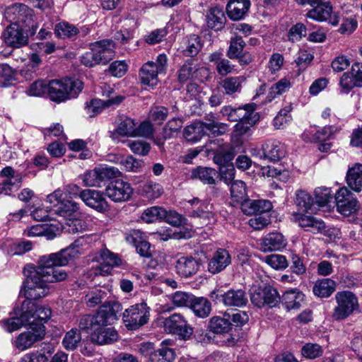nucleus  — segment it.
I'll return each instance as SVG.
<instances>
[{
    "label": "nucleus",
    "instance_id": "obj_3",
    "mask_svg": "<svg viewBox=\"0 0 362 362\" xmlns=\"http://www.w3.org/2000/svg\"><path fill=\"white\" fill-rule=\"evenodd\" d=\"M24 273L26 279L23 283V288L21 291V293L26 298L24 301L35 303L34 300L47 295L49 289L47 283L37 273L35 267L30 265L27 266L25 268Z\"/></svg>",
    "mask_w": 362,
    "mask_h": 362
},
{
    "label": "nucleus",
    "instance_id": "obj_27",
    "mask_svg": "<svg viewBox=\"0 0 362 362\" xmlns=\"http://www.w3.org/2000/svg\"><path fill=\"white\" fill-rule=\"evenodd\" d=\"M287 240L281 233L273 232L267 234L261 239L259 249L263 252L281 251L286 247Z\"/></svg>",
    "mask_w": 362,
    "mask_h": 362
},
{
    "label": "nucleus",
    "instance_id": "obj_5",
    "mask_svg": "<svg viewBox=\"0 0 362 362\" xmlns=\"http://www.w3.org/2000/svg\"><path fill=\"white\" fill-rule=\"evenodd\" d=\"M47 321L36 320L28 326L27 331L19 334L11 341L14 348L25 351L31 348L36 342L42 340L45 336V323Z\"/></svg>",
    "mask_w": 362,
    "mask_h": 362
},
{
    "label": "nucleus",
    "instance_id": "obj_19",
    "mask_svg": "<svg viewBox=\"0 0 362 362\" xmlns=\"http://www.w3.org/2000/svg\"><path fill=\"white\" fill-rule=\"evenodd\" d=\"M105 195V192L101 191L86 189L80 192L79 197L89 208L99 213H105L109 211L110 205Z\"/></svg>",
    "mask_w": 362,
    "mask_h": 362
},
{
    "label": "nucleus",
    "instance_id": "obj_49",
    "mask_svg": "<svg viewBox=\"0 0 362 362\" xmlns=\"http://www.w3.org/2000/svg\"><path fill=\"white\" fill-rule=\"evenodd\" d=\"M183 135L188 141L194 143L199 141L204 135V123L199 121L186 127Z\"/></svg>",
    "mask_w": 362,
    "mask_h": 362
},
{
    "label": "nucleus",
    "instance_id": "obj_14",
    "mask_svg": "<svg viewBox=\"0 0 362 362\" xmlns=\"http://www.w3.org/2000/svg\"><path fill=\"white\" fill-rule=\"evenodd\" d=\"M337 306L332 317L336 320H341L350 316L358 308V300L350 291L338 292L335 295Z\"/></svg>",
    "mask_w": 362,
    "mask_h": 362
},
{
    "label": "nucleus",
    "instance_id": "obj_11",
    "mask_svg": "<svg viewBox=\"0 0 362 362\" xmlns=\"http://www.w3.org/2000/svg\"><path fill=\"white\" fill-rule=\"evenodd\" d=\"M150 317V308L144 302L127 308L123 313L125 326L132 330L137 329L146 325Z\"/></svg>",
    "mask_w": 362,
    "mask_h": 362
},
{
    "label": "nucleus",
    "instance_id": "obj_44",
    "mask_svg": "<svg viewBox=\"0 0 362 362\" xmlns=\"http://www.w3.org/2000/svg\"><path fill=\"white\" fill-rule=\"evenodd\" d=\"M346 182L349 187L356 192L362 187V164L355 163L349 168L346 173Z\"/></svg>",
    "mask_w": 362,
    "mask_h": 362
},
{
    "label": "nucleus",
    "instance_id": "obj_41",
    "mask_svg": "<svg viewBox=\"0 0 362 362\" xmlns=\"http://www.w3.org/2000/svg\"><path fill=\"white\" fill-rule=\"evenodd\" d=\"M138 191L141 197L148 200H155L163 194V188L160 184L148 180L140 185Z\"/></svg>",
    "mask_w": 362,
    "mask_h": 362
},
{
    "label": "nucleus",
    "instance_id": "obj_43",
    "mask_svg": "<svg viewBox=\"0 0 362 362\" xmlns=\"http://www.w3.org/2000/svg\"><path fill=\"white\" fill-rule=\"evenodd\" d=\"M226 18L223 11L218 7H214L209 10L206 15L207 26L214 30H221L223 28Z\"/></svg>",
    "mask_w": 362,
    "mask_h": 362
},
{
    "label": "nucleus",
    "instance_id": "obj_37",
    "mask_svg": "<svg viewBox=\"0 0 362 362\" xmlns=\"http://www.w3.org/2000/svg\"><path fill=\"white\" fill-rule=\"evenodd\" d=\"M272 203L264 199L251 200L246 198L242 202V211L247 215L265 213L272 209Z\"/></svg>",
    "mask_w": 362,
    "mask_h": 362
},
{
    "label": "nucleus",
    "instance_id": "obj_33",
    "mask_svg": "<svg viewBox=\"0 0 362 362\" xmlns=\"http://www.w3.org/2000/svg\"><path fill=\"white\" fill-rule=\"evenodd\" d=\"M231 262L228 252L224 249H218L213 255L208 263V270L211 274H217L223 271Z\"/></svg>",
    "mask_w": 362,
    "mask_h": 362
},
{
    "label": "nucleus",
    "instance_id": "obj_2",
    "mask_svg": "<svg viewBox=\"0 0 362 362\" xmlns=\"http://www.w3.org/2000/svg\"><path fill=\"white\" fill-rule=\"evenodd\" d=\"M51 309L44 305L31 301H23L21 306L13 310V315L1 321V327L8 333L28 327L36 320L48 321Z\"/></svg>",
    "mask_w": 362,
    "mask_h": 362
},
{
    "label": "nucleus",
    "instance_id": "obj_6",
    "mask_svg": "<svg viewBox=\"0 0 362 362\" xmlns=\"http://www.w3.org/2000/svg\"><path fill=\"white\" fill-rule=\"evenodd\" d=\"M52 254L42 256L38 260V265L35 267L46 283H55L66 279L68 274L64 269L59 267L66 264H58Z\"/></svg>",
    "mask_w": 362,
    "mask_h": 362
},
{
    "label": "nucleus",
    "instance_id": "obj_58",
    "mask_svg": "<svg viewBox=\"0 0 362 362\" xmlns=\"http://www.w3.org/2000/svg\"><path fill=\"white\" fill-rule=\"evenodd\" d=\"M81 341V332L74 328L67 332L62 340V345L65 349L72 351L77 348Z\"/></svg>",
    "mask_w": 362,
    "mask_h": 362
},
{
    "label": "nucleus",
    "instance_id": "obj_23",
    "mask_svg": "<svg viewBox=\"0 0 362 362\" xmlns=\"http://www.w3.org/2000/svg\"><path fill=\"white\" fill-rule=\"evenodd\" d=\"M117 128L110 132V138L115 141H120L124 137H135L136 122L124 115L119 116L116 120Z\"/></svg>",
    "mask_w": 362,
    "mask_h": 362
},
{
    "label": "nucleus",
    "instance_id": "obj_36",
    "mask_svg": "<svg viewBox=\"0 0 362 362\" xmlns=\"http://www.w3.org/2000/svg\"><path fill=\"white\" fill-rule=\"evenodd\" d=\"M214 162L218 164L221 178L228 184L235 177V168L230 162L231 156L230 154L222 156L217 154L214 156Z\"/></svg>",
    "mask_w": 362,
    "mask_h": 362
},
{
    "label": "nucleus",
    "instance_id": "obj_31",
    "mask_svg": "<svg viewBox=\"0 0 362 362\" xmlns=\"http://www.w3.org/2000/svg\"><path fill=\"white\" fill-rule=\"evenodd\" d=\"M63 228L62 223L51 224L49 227L37 224L29 228L26 234L29 237L45 236L47 240H52L62 232Z\"/></svg>",
    "mask_w": 362,
    "mask_h": 362
},
{
    "label": "nucleus",
    "instance_id": "obj_51",
    "mask_svg": "<svg viewBox=\"0 0 362 362\" xmlns=\"http://www.w3.org/2000/svg\"><path fill=\"white\" fill-rule=\"evenodd\" d=\"M190 305L193 313L199 317H208L211 310L210 302L203 297L192 298Z\"/></svg>",
    "mask_w": 362,
    "mask_h": 362
},
{
    "label": "nucleus",
    "instance_id": "obj_57",
    "mask_svg": "<svg viewBox=\"0 0 362 362\" xmlns=\"http://www.w3.org/2000/svg\"><path fill=\"white\" fill-rule=\"evenodd\" d=\"M245 46L246 43L242 37L235 34L230 38V45L227 51V57L231 59H235V57H238L244 51Z\"/></svg>",
    "mask_w": 362,
    "mask_h": 362
},
{
    "label": "nucleus",
    "instance_id": "obj_48",
    "mask_svg": "<svg viewBox=\"0 0 362 362\" xmlns=\"http://www.w3.org/2000/svg\"><path fill=\"white\" fill-rule=\"evenodd\" d=\"M198 71H206V69L204 68L198 69L194 61L189 59L178 71V80L181 83H185L194 77L197 78Z\"/></svg>",
    "mask_w": 362,
    "mask_h": 362
},
{
    "label": "nucleus",
    "instance_id": "obj_1",
    "mask_svg": "<svg viewBox=\"0 0 362 362\" xmlns=\"http://www.w3.org/2000/svg\"><path fill=\"white\" fill-rule=\"evenodd\" d=\"M122 310L117 302L105 303L95 315H84L79 321L81 330H89L92 342L104 345L118 339L117 330L110 325L117 320V314Z\"/></svg>",
    "mask_w": 362,
    "mask_h": 362
},
{
    "label": "nucleus",
    "instance_id": "obj_9",
    "mask_svg": "<svg viewBox=\"0 0 362 362\" xmlns=\"http://www.w3.org/2000/svg\"><path fill=\"white\" fill-rule=\"evenodd\" d=\"M168 68V58L165 54L157 56L155 62L145 63L140 71L142 83L153 87L158 82V75L165 74Z\"/></svg>",
    "mask_w": 362,
    "mask_h": 362
},
{
    "label": "nucleus",
    "instance_id": "obj_20",
    "mask_svg": "<svg viewBox=\"0 0 362 362\" xmlns=\"http://www.w3.org/2000/svg\"><path fill=\"white\" fill-rule=\"evenodd\" d=\"M278 293L271 286L253 287L251 290V302L258 308L265 305L274 307L278 303Z\"/></svg>",
    "mask_w": 362,
    "mask_h": 362
},
{
    "label": "nucleus",
    "instance_id": "obj_40",
    "mask_svg": "<svg viewBox=\"0 0 362 362\" xmlns=\"http://www.w3.org/2000/svg\"><path fill=\"white\" fill-rule=\"evenodd\" d=\"M304 300V294L298 289L288 290L282 296L281 303L288 310L300 308Z\"/></svg>",
    "mask_w": 362,
    "mask_h": 362
},
{
    "label": "nucleus",
    "instance_id": "obj_7",
    "mask_svg": "<svg viewBox=\"0 0 362 362\" xmlns=\"http://www.w3.org/2000/svg\"><path fill=\"white\" fill-rule=\"evenodd\" d=\"M11 22L28 32L30 36L35 34L37 25L33 19V11L24 4H14L6 11Z\"/></svg>",
    "mask_w": 362,
    "mask_h": 362
},
{
    "label": "nucleus",
    "instance_id": "obj_35",
    "mask_svg": "<svg viewBox=\"0 0 362 362\" xmlns=\"http://www.w3.org/2000/svg\"><path fill=\"white\" fill-rule=\"evenodd\" d=\"M250 0H230L226 6L228 17L233 21L243 19L249 11Z\"/></svg>",
    "mask_w": 362,
    "mask_h": 362
},
{
    "label": "nucleus",
    "instance_id": "obj_64",
    "mask_svg": "<svg viewBox=\"0 0 362 362\" xmlns=\"http://www.w3.org/2000/svg\"><path fill=\"white\" fill-rule=\"evenodd\" d=\"M107 296L105 290L101 288H95L88 292L86 296V303L90 308L95 307L102 303L103 300Z\"/></svg>",
    "mask_w": 362,
    "mask_h": 362
},
{
    "label": "nucleus",
    "instance_id": "obj_8",
    "mask_svg": "<svg viewBox=\"0 0 362 362\" xmlns=\"http://www.w3.org/2000/svg\"><path fill=\"white\" fill-rule=\"evenodd\" d=\"M168 68V58L165 54L157 56L155 62L145 63L140 71L142 83L153 87L158 82V75L165 74Z\"/></svg>",
    "mask_w": 362,
    "mask_h": 362
},
{
    "label": "nucleus",
    "instance_id": "obj_4",
    "mask_svg": "<svg viewBox=\"0 0 362 362\" xmlns=\"http://www.w3.org/2000/svg\"><path fill=\"white\" fill-rule=\"evenodd\" d=\"M47 202L52 207V214L59 218L57 220L58 223L74 217L79 210V204L73 200L66 199V194L61 189H57L47 195Z\"/></svg>",
    "mask_w": 362,
    "mask_h": 362
},
{
    "label": "nucleus",
    "instance_id": "obj_38",
    "mask_svg": "<svg viewBox=\"0 0 362 362\" xmlns=\"http://www.w3.org/2000/svg\"><path fill=\"white\" fill-rule=\"evenodd\" d=\"M109 160L121 165L124 170L129 172H139L143 165V162L141 160H137L131 155H110Z\"/></svg>",
    "mask_w": 362,
    "mask_h": 362
},
{
    "label": "nucleus",
    "instance_id": "obj_56",
    "mask_svg": "<svg viewBox=\"0 0 362 362\" xmlns=\"http://www.w3.org/2000/svg\"><path fill=\"white\" fill-rule=\"evenodd\" d=\"M295 203L299 210L308 212L311 210L314 200L312 196L306 191L298 189L296 192Z\"/></svg>",
    "mask_w": 362,
    "mask_h": 362
},
{
    "label": "nucleus",
    "instance_id": "obj_12",
    "mask_svg": "<svg viewBox=\"0 0 362 362\" xmlns=\"http://www.w3.org/2000/svg\"><path fill=\"white\" fill-rule=\"evenodd\" d=\"M125 97L118 92H103L102 99H92L85 105L86 114L90 117H94L100 114L105 108L119 105Z\"/></svg>",
    "mask_w": 362,
    "mask_h": 362
},
{
    "label": "nucleus",
    "instance_id": "obj_52",
    "mask_svg": "<svg viewBox=\"0 0 362 362\" xmlns=\"http://www.w3.org/2000/svg\"><path fill=\"white\" fill-rule=\"evenodd\" d=\"M231 323L228 318L221 316L212 317L209 323V329L215 334L228 332L231 329Z\"/></svg>",
    "mask_w": 362,
    "mask_h": 362
},
{
    "label": "nucleus",
    "instance_id": "obj_34",
    "mask_svg": "<svg viewBox=\"0 0 362 362\" xmlns=\"http://www.w3.org/2000/svg\"><path fill=\"white\" fill-rule=\"evenodd\" d=\"M263 153L259 154L260 159H269L277 161L286 155L284 146L279 141H267L262 146Z\"/></svg>",
    "mask_w": 362,
    "mask_h": 362
},
{
    "label": "nucleus",
    "instance_id": "obj_30",
    "mask_svg": "<svg viewBox=\"0 0 362 362\" xmlns=\"http://www.w3.org/2000/svg\"><path fill=\"white\" fill-rule=\"evenodd\" d=\"M291 220L301 228H308L313 233L322 232L325 228L323 221L315 218L312 216L295 212L291 216Z\"/></svg>",
    "mask_w": 362,
    "mask_h": 362
},
{
    "label": "nucleus",
    "instance_id": "obj_32",
    "mask_svg": "<svg viewBox=\"0 0 362 362\" xmlns=\"http://www.w3.org/2000/svg\"><path fill=\"white\" fill-rule=\"evenodd\" d=\"M93 52L96 54L97 58H101V62L106 64L111 60L114 55L115 43L111 40H103L90 45Z\"/></svg>",
    "mask_w": 362,
    "mask_h": 362
},
{
    "label": "nucleus",
    "instance_id": "obj_17",
    "mask_svg": "<svg viewBox=\"0 0 362 362\" xmlns=\"http://www.w3.org/2000/svg\"><path fill=\"white\" fill-rule=\"evenodd\" d=\"M134 192L132 185L122 179H117L109 182L105 189V194L115 203H121L130 199Z\"/></svg>",
    "mask_w": 362,
    "mask_h": 362
},
{
    "label": "nucleus",
    "instance_id": "obj_50",
    "mask_svg": "<svg viewBox=\"0 0 362 362\" xmlns=\"http://www.w3.org/2000/svg\"><path fill=\"white\" fill-rule=\"evenodd\" d=\"M217 175L216 170L211 168L198 167L192 170L191 177L198 179L204 184L213 185Z\"/></svg>",
    "mask_w": 362,
    "mask_h": 362
},
{
    "label": "nucleus",
    "instance_id": "obj_59",
    "mask_svg": "<svg viewBox=\"0 0 362 362\" xmlns=\"http://www.w3.org/2000/svg\"><path fill=\"white\" fill-rule=\"evenodd\" d=\"M185 49L183 52L185 55L189 57L196 56L199 52L202 47L200 37L196 35H192L188 37L185 40Z\"/></svg>",
    "mask_w": 362,
    "mask_h": 362
},
{
    "label": "nucleus",
    "instance_id": "obj_18",
    "mask_svg": "<svg viewBox=\"0 0 362 362\" xmlns=\"http://www.w3.org/2000/svg\"><path fill=\"white\" fill-rule=\"evenodd\" d=\"M164 329L170 334L177 335L182 339H189L193 333L192 327L180 314L174 313L164 320Z\"/></svg>",
    "mask_w": 362,
    "mask_h": 362
},
{
    "label": "nucleus",
    "instance_id": "obj_16",
    "mask_svg": "<svg viewBox=\"0 0 362 362\" xmlns=\"http://www.w3.org/2000/svg\"><path fill=\"white\" fill-rule=\"evenodd\" d=\"M210 298L216 303H223L226 306L243 307L247 303V298L241 289H230L223 293L220 289H215L210 293Z\"/></svg>",
    "mask_w": 362,
    "mask_h": 362
},
{
    "label": "nucleus",
    "instance_id": "obj_45",
    "mask_svg": "<svg viewBox=\"0 0 362 362\" xmlns=\"http://www.w3.org/2000/svg\"><path fill=\"white\" fill-rule=\"evenodd\" d=\"M54 352V346L47 344L40 351L25 354L19 362H47Z\"/></svg>",
    "mask_w": 362,
    "mask_h": 362
},
{
    "label": "nucleus",
    "instance_id": "obj_13",
    "mask_svg": "<svg viewBox=\"0 0 362 362\" xmlns=\"http://www.w3.org/2000/svg\"><path fill=\"white\" fill-rule=\"evenodd\" d=\"M120 175V171L115 167H98L85 173L82 180L85 186L101 187L105 182Z\"/></svg>",
    "mask_w": 362,
    "mask_h": 362
},
{
    "label": "nucleus",
    "instance_id": "obj_47",
    "mask_svg": "<svg viewBox=\"0 0 362 362\" xmlns=\"http://www.w3.org/2000/svg\"><path fill=\"white\" fill-rule=\"evenodd\" d=\"M193 207L192 216L209 219L213 218V213L211 211V206L208 202L194 198L188 202Z\"/></svg>",
    "mask_w": 362,
    "mask_h": 362
},
{
    "label": "nucleus",
    "instance_id": "obj_28",
    "mask_svg": "<svg viewBox=\"0 0 362 362\" xmlns=\"http://www.w3.org/2000/svg\"><path fill=\"white\" fill-rule=\"evenodd\" d=\"M200 262L192 256H182L177 259L175 264L177 274L182 278H189L197 273Z\"/></svg>",
    "mask_w": 362,
    "mask_h": 362
},
{
    "label": "nucleus",
    "instance_id": "obj_15",
    "mask_svg": "<svg viewBox=\"0 0 362 362\" xmlns=\"http://www.w3.org/2000/svg\"><path fill=\"white\" fill-rule=\"evenodd\" d=\"M255 103L247 104L243 107L233 108L231 106H224L221 109V114L230 122H240L248 120L250 124H255L259 120V115L255 112Z\"/></svg>",
    "mask_w": 362,
    "mask_h": 362
},
{
    "label": "nucleus",
    "instance_id": "obj_46",
    "mask_svg": "<svg viewBox=\"0 0 362 362\" xmlns=\"http://www.w3.org/2000/svg\"><path fill=\"white\" fill-rule=\"evenodd\" d=\"M336 289L335 282L330 279L317 281L313 288V293L318 298H328Z\"/></svg>",
    "mask_w": 362,
    "mask_h": 362
},
{
    "label": "nucleus",
    "instance_id": "obj_60",
    "mask_svg": "<svg viewBox=\"0 0 362 362\" xmlns=\"http://www.w3.org/2000/svg\"><path fill=\"white\" fill-rule=\"evenodd\" d=\"M262 261L276 270L284 269L288 265L286 257L278 254L267 255L262 258Z\"/></svg>",
    "mask_w": 362,
    "mask_h": 362
},
{
    "label": "nucleus",
    "instance_id": "obj_24",
    "mask_svg": "<svg viewBox=\"0 0 362 362\" xmlns=\"http://www.w3.org/2000/svg\"><path fill=\"white\" fill-rule=\"evenodd\" d=\"M29 35L28 32L13 23L8 26L2 34L5 43L14 47H20L26 45Z\"/></svg>",
    "mask_w": 362,
    "mask_h": 362
},
{
    "label": "nucleus",
    "instance_id": "obj_21",
    "mask_svg": "<svg viewBox=\"0 0 362 362\" xmlns=\"http://www.w3.org/2000/svg\"><path fill=\"white\" fill-rule=\"evenodd\" d=\"M337 209L344 216H350L358 211V201L351 197V192L346 187L340 188L335 194Z\"/></svg>",
    "mask_w": 362,
    "mask_h": 362
},
{
    "label": "nucleus",
    "instance_id": "obj_61",
    "mask_svg": "<svg viewBox=\"0 0 362 362\" xmlns=\"http://www.w3.org/2000/svg\"><path fill=\"white\" fill-rule=\"evenodd\" d=\"M230 194L235 202H242L247 197V189L244 182L234 181L230 186Z\"/></svg>",
    "mask_w": 362,
    "mask_h": 362
},
{
    "label": "nucleus",
    "instance_id": "obj_62",
    "mask_svg": "<svg viewBox=\"0 0 362 362\" xmlns=\"http://www.w3.org/2000/svg\"><path fill=\"white\" fill-rule=\"evenodd\" d=\"M165 210L159 206H151L146 209L141 215V219L148 223L163 219Z\"/></svg>",
    "mask_w": 362,
    "mask_h": 362
},
{
    "label": "nucleus",
    "instance_id": "obj_29",
    "mask_svg": "<svg viewBox=\"0 0 362 362\" xmlns=\"http://www.w3.org/2000/svg\"><path fill=\"white\" fill-rule=\"evenodd\" d=\"M121 259L115 254L107 250L100 253V265L96 267V275L107 276L111 274L112 269L120 264Z\"/></svg>",
    "mask_w": 362,
    "mask_h": 362
},
{
    "label": "nucleus",
    "instance_id": "obj_39",
    "mask_svg": "<svg viewBox=\"0 0 362 362\" xmlns=\"http://www.w3.org/2000/svg\"><path fill=\"white\" fill-rule=\"evenodd\" d=\"M128 243L134 245L137 252L142 257L151 255V246L148 242L143 240L142 233L139 230H133L126 236Z\"/></svg>",
    "mask_w": 362,
    "mask_h": 362
},
{
    "label": "nucleus",
    "instance_id": "obj_54",
    "mask_svg": "<svg viewBox=\"0 0 362 362\" xmlns=\"http://www.w3.org/2000/svg\"><path fill=\"white\" fill-rule=\"evenodd\" d=\"M54 32L61 38H71L79 33V30L74 25L68 22H60L55 25Z\"/></svg>",
    "mask_w": 362,
    "mask_h": 362
},
{
    "label": "nucleus",
    "instance_id": "obj_63",
    "mask_svg": "<svg viewBox=\"0 0 362 362\" xmlns=\"http://www.w3.org/2000/svg\"><path fill=\"white\" fill-rule=\"evenodd\" d=\"M315 203L319 206L327 205L332 199L331 189L326 187H317L314 191Z\"/></svg>",
    "mask_w": 362,
    "mask_h": 362
},
{
    "label": "nucleus",
    "instance_id": "obj_42",
    "mask_svg": "<svg viewBox=\"0 0 362 362\" xmlns=\"http://www.w3.org/2000/svg\"><path fill=\"white\" fill-rule=\"evenodd\" d=\"M28 96L41 97L49 99L56 103L66 102L78 98V92H27Z\"/></svg>",
    "mask_w": 362,
    "mask_h": 362
},
{
    "label": "nucleus",
    "instance_id": "obj_26",
    "mask_svg": "<svg viewBox=\"0 0 362 362\" xmlns=\"http://www.w3.org/2000/svg\"><path fill=\"white\" fill-rule=\"evenodd\" d=\"M83 243V238L78 239L68 247L58 252L51 253L52 257L55 258L57 264H67L70 260L84 252Z\"/></svg>",
    "mask_w": 362,
    "mask_h": 362
},
{
    "label": "nucleus",
    "instance_id": "obj_25",
    "mask_svg": "<svg viewBox=\"0 0 362 362\" xmlns=\"http://www.w3.org/2000/svg\"><path fill=\"white\" fill-rule=\"evenodd\" d=\"M339 84L342 88L351 90L362 87V63L355 62L351 70L342 74Z\"/></svg>",
    "mask_w": 362,
    "mask_h": 362
},
{
    "label": "nucleus",
    "instance_id": "obj_10",
    "mask_svg": "<svg viewBox=\"0 0 362 362\" xmlns=\"http://www.w3.org/2000/svg\"><path fill=\"white\" fill-rule=\"evenodd\" d=\"M83 83L78 78L39 79L33 82L29 90H82Z\"/></svg>",
    "mask_w": 362,
    "mask_h": 362
},
{
    "label": "nucleus",
    "instance_id": "obj_55",
    "mask_svg": "<svg viewBox=\"0 0 362 362\" xmlns=\"http://www.w3.org/2000/svg\"><path fill=\"white\" fill-rule=\"evenodd\" d=\"M292 109V106L288 105L278 112L273 119V125L276 129H284L291 123L292 117L290 112Z\"/></svg>",
    "mask_w": 362,
    "mask_h": 362
},
{
    "label": "nucleus",
    "instance_id": "obj_53",
    "mask_svg": "<svg viewBox=\"0 0 362 362\" xmlns=\"http://www.w3.org/2000/svg\"><path fill=\"white\" fill-rule=\"evenodd\" d=\"M61 223L64 225L63 230L73 234L83 232L87 228L86 223L83 220L77 218V214L74 217L64 220Z\"/></svg>",
    "mask_w": 362,
    "mask_h": 362
},
{
    "label": "nucleus",
    "instance_id": "obj_22",
    "mask_svg": "<svg viewBox=\"0 0 362 362\" xmlns=\"http://www.w3.org/2000/svg\"><path fill=\"white\" fill-rule=\"evenodd\" d=\"M324 1L315 4L314 8L307 13L306 16L317 21H328L329 24L337 25L339 22L338 13L333 12L329 3Z\"/></svg>",
    "mask_w": 362,
    "mask_h": 362
}]
</instances>
